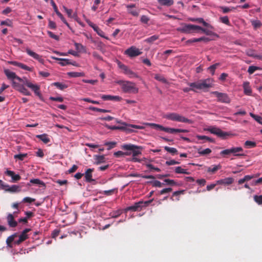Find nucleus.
Returning a JSON list of instances; mask_svg holds the SVG:
<instances>
[{"label": "nucleus", "instance_id": "f257e3e1", "mask_svg": "<svg viewBox=\"0 0 262 262\" xmlns=\"http://www.w3.org/2000/svg\"><path fill=\"white\" fill-rule=\"evenodd\" d=\"M4 73L8 79L11 80L13 81H15L14 80L16 79L18 81L23 82L26 85V86L31 89L36 95L39 97H41V95L40 93V86L38 85L32 83L26 77L21 78L18 77L14 72H12L8 69L4 70Z\"/></svg>", "mask_w": 262, "mask_h": 262}, {"label": "nucleus", "instance_id": "f03ea898", "mask_svg": "<svg viewBox=\"0 0 262 262\" xmlns=\"http://www.w3.org/2000/svg\"><path fill=\"white\" fill-rule=\"evenodd\" d=\"M178 30L185 33H196L201 30L207 35H210L213 34V32L210 30L204 29L197 25L191 24H185L182 27L179 28Z\"/></svg>", "mask_w": 262, "mask_h": 262}, {"label": "nucleus", "instance_id": "7ed1b4c3", "mask_svg": "<svg viewBox=\"0 0 262 262\" xmlns=\"http://www.w3.org/2000/svg\"><path fill=\"white\" fill-rule=\"evenodd\" d=\"M121 148L127 150H132L133 157L131 161L134 162H141V160L137 157L142 154L141 150L143 149L142 146H137L132 144H123L121 146Z\"/></svg>", "mask_w": 262, "mask_h": 262}, {"label": "nucleus", "instance_id": "20e7f679", "mask_svg": "<svg viewBox=\"0 0 262 262\" xmlns=\"http://www.w3.org/2000/svg\"><path fill=\"white\" fill-rule=\"evenodd\" d=\"M213 82L214 80L213 79L207 78L197 82L189 83L188 85L195 90V89L202 90L212 87Z\"/></svg>", "mask_w": 262, "mask_h": 262}, {"label": "nucleus", "instance_id": "39448f33", "mask_svg": "<svg viewBox=\"0 0 262 262\" xmlns=\"http://www.w3.org/2000/svg\"><path fill=\"white\" fill-rule=\"evenodd\" d=\"M164 118L172 121H177L188 124H191L192 123V121L191 120L176 113H167L164 115Z\"/></svg>", "mask_w": 262, "mask_h": 262}, {"label": "nucleus", "instance_id": "423d86ee", "mask_svg": "<svg viewBox=\"0 0 262 262\" xmlns=\"http://www.w3.org/2000/svg\"><path fill=\"white\" fill-rule=\"evenodd\" d=\"M118 83L121 85L122 89L125 93L137 94L139 92L138 88L134 82L128 81H119Z\"/></svg>", "mask_w": 262, "mask_h": 262}, {"label": "nucleus", "instance_id": "0eeeda50", "mask_svg": "<svg viewBox=\"0 0 262 262\" xmlns=\"http://www.w3.org/2000/svg\"><path fill=\"white\" fill-rule=\"evenodd\" d=\"M118 122L121 123V124H122V125L120 126H113L112 127H110V128L112 129L123 130L126 131L127 133H132L133 132V130L130 127L139 129H142L144 128V127L143 126L127 124L126 123L121 122L120 121H118Z\"/></svg>", "mask_w": 262, "mask_h": 262}, {"label": "nucleus", "instance_id": "6e6552de", "mask_svg": "<svg viewBox=\"0 0 262 262\" xmlns=\"http://www.w3.org/2000/svg\"><path fill=\"white\" fill-rule=\"evenodd\" d=\"M124 54L127 55L130 58L138 56L142 54V52L137 48L135 46H131L124 51Z\"/></svg>", "mask_w": 262, "mask_h": 262}, {"label": "nucleus", "instance_id": "1a4fd4ad", "mask_svg": "<svg viewBox=\"0 0 262 262\" xmlns=\"http://www.w3.org/2000/svg\"><path fill=\"white\" fill-rule=\"evenodd\" d=\"M21 83V84H19L15 81H12V85L16 90L24 95L26 96H30L31 95L30 92L24 86V85H26L23 82Z\"/></svg>", "mask_w": 262, "mask_h": 262}, {"label": "nucleus", "instance_id": "9d476101", "mask_svg": "<svg viewBox=\"0 0 262 262\" xmlns=\"http://www.w3.org/2000/svg\"><path fill=\"white\" fill-rule=\"evenodd\" d=\"M119 67L123 71V73L128 75L129 78H138V75L134 72L132 70L128 68L126 66L122 64L121 62H119Z\"/></svg>", "mask_w": 262, "mask_h": 262}, {"label": "nucleus", "instance_id": "9b49d317", "mask_svg": "<svg viewBox=\"0 0 262 262\" xmlns=\"http://www.w3.org/2000/svg\"><path fill=\"white\" fill-rule=\"evenodd\" d=\"M211 93L214 94L217 98L219 101L223 103L230 102V98L226 93H220L217 91H214L211 92Z\"/></svg>", "mask_w": 262, "mask_h": 262}, {"label": "nucleus", "instance_id": "f8f14e48", "mask_svg": "<svg viewBox=\"0 0 262 262\" xmlns=\"http://www.w3.org/2000/svg\"><path fill=\"white\" fill-rule=\"evenodd\" d=\"M208 130L211 134L215 135L217 137L223 139L225 138L226 136L229 135L228 133L223 132L221 129L215 127H212L210 128H208Z\"/></svg>", "mask_w": 262, "mask_h": 262}, {"label": "nucleus", "instance_id": "ddd939ff", "mask_svg": "<svg viewBox=\"0 0 262 262\" xmlns=\"http://www.w3.org/2000/svg\"><path fill=\"white\" fill-rule=\"evenodd\" d=\"M30 230L31 229L29 228L25 229L20 234L19 239L17 241L14 242L15 244L18 245L23 242L27 239L28 238L27 233L29 232Z\"/></svg>", "mask_w": 262, "mask_h": 262}, {"label": "nucleus", "instance_id": "4468645a", "mask_svg": "<svg viewBox=\"0 0 262 262\" xmlns=\"http://www.w3.org/2000/svg\"><path fill=\"white\" fill-rule=\"evenodd\" d=\"M26 52L27 53V54L28 55H29L30 56L33 57V58H34L36 60H37L38 61H39L41 63L43 62V59L41 58V57L38 54L32 51L29 48H26Z\"/></svg>", "mask_w": 262, "mask_h": 262}, {"label": "nucleus", "instance_id": "2eb2a0df", "mask_svg": "<svg viewBox=\"0 0 262 262\" xmlns=\"http://www.w3.org/2000/svg\"><path fill=\"white\" fill-rule=\"evenodd\" d=\"M5 174L11 177L12 182H16L20 180L21 179V177L19 174H16L14 171L11 170H7L5 171Z\"/></svg>", "mask_w": 262, "mask_h": 262}, {"label": "nucleus", "instance_id": "dca6fc26", "mask_svg": "<svg viewBox=\"0 0 262 262\" xmlns=\"http://www.w3.org/2000/svg\"><path fill=\"white\" fill-rule=\"evenodd\" d=\"M101 98L103 100H112L115 101H120L122 98L119 96H112L110 95H102L101 96Z\"/></svg>", "mask_w": 262, "mask_h": 262}, {"label": "nucleus", "instance_id": "f3484780", "mask_svg": "<svg viewBox=\"0 0 262 262\" xmlns=\"http://www.w3.org/2000/svg\"><path fill=\"white\" fill-rule=\"evenodd\" d=\"M94 171V168L88 169L84 173V177L86 182L91 183L94 181L92 179V172Z\"/></svg>", "mask_w": 262, "mask_h": 262}, {"label": "nucleus", "instance_id": "a211bd4d", "mask_svg": "<svg viewBox=\"0 0 262 262\" xmlns=\"http://www.w3.org/2000/svg\"><path fill=\"white\" fill-rule=\"evenodd\" d=\"M230 154H233L234 156L241 157L245 156L244 154H239L238 152L243 151V149L241 147H232L230 148Z\"/></svg>", "mask_w": 262, "mask_h": 262}, {"label": "nucleus", "instance_id": "6ab92c4d", "mask_svg": "<svg viewBox=\"0 0 262 262\" xmlns=\"http://www.w3.org/2000/svg\"><path fill=\"white\" fill-rule=\"evenodd\" d=\"M234 182L233 178L231 177L226 178L224 179H221L216 181V184L219 185H229L232 184Z\"/></svg>", "mask_w": 262, "mask_h": 262}, {"label": "nucleus", "instance_id": "aec40b11", "mask_svg": "<svg viewBox=\"0 0 262 262\" xmlns=\"http://www.w3.org/2000/svg\"><path fill=\"white\" fill-rule=\"evenodd\" d=\"M4 190L11 193L19 192L21 190V187L18 185H13L11 186H9V187L5 188Z\"/></svg>", "mask_w": 262, "mask_h": 262}, {"label": "nucleus", "instance_id": "412c9836", "mask_svg": "<svg viewBox=\"0 0 262 262\" xmlns=\"http://www.w3.org/2000/svg\"><path fill=\"white\" fill-rule=\"evenodd\" d=\"M141 203H140V202L135 203L133 205L127 207L125 208V211H140L142 209L141 207Z\"/></svg>", "mask_w": 262, "mask_h": 262}, {"label": "nucleus", "instance_id": "4be33fe9", "mask_svg": "<svg viewBox=\"0 0 262 262\" xmlns=\"http://www.w3.org/2000/svg\"><path fill=\"white\" fill-rule=\"evenodd\" d=\"M135 7L136 5L135 4L127 5L126 6L128 13L134 16H138L139 14V10L131 9L132 8H135Z\"/></svg>", "mask_w": 262, "mask_h": 262}, {"label": "nucleus", "instance_id": "5701e85b", "mask_svg": "<svg viewBox=\"0 0 262 262\" xmlns=\"http://www.w3.org/2000/svg\"><path fill=\"white\" fill-rule=\"evenodd\" d=\"M146 124L150 127L155 128L157 130H160L167 133L168 127H164L163 126L156 124L154 123H147Z\"/></svg>", "mask_w": 262, "mask_h": 262}, {"label": "nucleus", "instance_id": "b1692460", "mask_svg": "<svg viewBox=\"0 0 262 262\" xmlns=\"http://www.w3.org/2000/svg\"><path fill=\"white\" fill-rule=\"evenodd\" d=\"M54 59L56 60L60 61L59 62V64L61 66H66L68 64H72V65H75V62H72L70 61V59H64V58H53Z\"/></svg>", "mask_w": 262, "mask_h": 262}, {"label": "nucleus", "instance_id": "393cba45", "mask_svg": "<svg viewBox=\"0 0 262 262\" xmlns=\"http://www.w3.org/2000/svg\"><path fill=\"white\" fill-rule=\"evenodd\" d=\"M7 221L8 225L11 227H15L17 225V223L14 219V216L12 214H9L7 216Z\"/></svg>", "mask_w": 262, "mask_h": 262}, {"label": "nucleus", "instance_id": "a878e982", "mask_svg": "<svg viewBox=\"0 0 262 262\" xmlns=\"http://www.w3.org/2000/svg\"><path fill=\"white\" fill-rule=\"evenodd\" d=\"M189 20L193 22L198 21L199 23H202L205 27H208L210 26V25L208 23L205 21L204 19L202 18H189Z\"/></svg>", "mask_w": 262, "mask_h": 262}, {"label": "nucleus", "instance_id": "bb28decb", "mask_svg": "<svg viewBox=\"0 0 262 262\" xmlns=\"http://www.w3.org/2000/svg\"><path fill=\"white\" fill-rule=\"evenodd\" d=\"M167 133L170 134H174V133H187L188 130L186 129H179V128H173L168 127Z\"/></svg>", "mask_w": 262, "mask_h": 262}, {"label": "nucleus", "instance_id": "cd10ccee", "mask_svg": "<svg viewBox=\"0 0 262 262\" xmlns=\"http://www.w3.org/2000/svg\"><path fill=\"white\" fill-rule=\"evenodd\" d=\"M36 138L40 139L44 143H48L50 141V138L46 134L36 135Z\"/></svg>", "mask_w": 262, "mask_h": 262}, {"label": "nucleus", "instance_id": "c85d7f7f", "mask_svg": "<svg viewBox=\"0 0 262 262\" xmlns=\"http://www.w3.org/2000/svg\"><path fill=\"white\" fill-rule=\"evenodd\" d=\"M158 2L162 6L169 7L174 4L173 0H158Z\"/></svg>", "mask_w": 262, "mask_h": 262}, {"label": "nucleus", "instance_id": "c756f323", "mask_svg": "<svg viewBox=\"0 0 262 262\" xmlns=\"http://www.w3.org/2000/svg\"><path fill=\"white\" fill-rule=\"evenodd\" d=\"M95 164L98 165L105 162V157L104 155H95L94 156Z\"/></svg>", "mask_w": 262, "mask_h": 262}, {"label": "nucleus", "instance_id": "7c9ffc66", "mask_svg": "<svg viewBox=\"0 0 262 262\" xmlns=\"http://www.w3.org/2000/svg\"><path fill=\"white\" fill-rule=\"evenodd\" d=\"M51 4L53 7L54 10L57 16L61 19H63V16L62 14L58 11L57 6L53 1H51Z\"/></svg>", "mask_w": 262, "mask_h": 262}, {"label": "nucleus", "instance_id": "2f4dec72", "mask_svg": "<svg viewBox=\"0 0 262 262\" xmlns=\"http://www.w3.org/2000/svg\"><path fill=\"white\" fill-rule=\"evenodd\" d=\"M221 168V166L220 164L218 165H212V166L208 167L207 171L208 172L214 173Z\"/></svg>", "mask_w": 262, "mask_h": 262}, {"label": "nucleus", "instance_id": "473e14b6", "mask_svg": "<svg viewBox=\"0 0 262 262\" xmlns=\"http://www.w3.org/2000/svg\"><path fill=\"white\" fill-rule=\"evenodd\" d=\"M17 236V233H14L12 235L9 236L6 239V243L8 246L12 248V245H11V243L14 241L15 237Z\"/></svg>", "mask_w": 262, "mask_h": 262}, {"label": "nucleus", "instance_id": "72a5a7b5", "mask_svg": "<svg viewBox=\"0 0 262 262\" xmlns=\"http://www.w3.org/2000/svg\"><path fill=\"white\" fill-rule=\"evenodd\" d=\"M244 89L245 94L247 95H250L251 94L252 91L248 82H245L244 83Z\"/></svg>", "mask_w": 262, "mask_h": 262}, {"label": "nucleus", "instance_id": "f704fd0d", "mask_svg": "<svg viewBox=\"0 0 262 262\" xmlns=\"http://www.w3.org/2000/svg\"><path fill=\"white\" fill-rule=\"evenodd\" d=\"M74 45L76 50L78 52H85V48L82 44L75 42Z\"/></svg>", "mask_w": 262, "mask_h": 262}, {"label": "nucleus", "instance_id": "c9c22d12", "mask_svg": "<svg viewBox=\"0 0 262 262\" xmlns=\"http://www.w3.org/2000/svg\"><path fill=\"white\" fill-rule=\"evenodd\" d=\"M52 85L55 86L57 89L60 90H63L68 87V85L58 82H54Z\"/></svg>", "mask_w": 262, "mask_h": 262}, {"label": "nucleus", "instance_id": "e433bc0d", "mask_svg": "<svg viewBox=\"0 0 262 262\" xmlns=\"http://www.w3.org/2000/svg\"><path fill=\"white\" fill-rule=\"evenodd\" d=\"M164 149L167 152L170 153L172 155L178 154V150L174 147H170L166 146L164 147Z\"/></svg>", "mask_w": 262, "mask_h": 262}, {"label": "nucleus", "instance_id": "4c0bfd02", "mask_svg": "<svg viewBox=\"0 0 262 262\" xmlns=\"http://www.w3.org/2000/svg\"><path fill=\"white\" fill-rule=\"evenodd\" d=\"M30 182L34 184L39 185L40 186L45 187L46 186L45 183L38 179H31Z\"/></svg>", "mask_w": 262, "mask_h": 262}, {"label": "nucleus", "instance_id": "58836bf2", "mask_svg": "<svg viewBox=\"0 0 262 262\" xmlns=\"http://www.w3.org/2000/svg\"><path fill=\"white\" fill-rule=\"evenodd\" d=\"M244 146L245 147L248 148H253L256 146V144L253 141H246L244 143Z\"/></svg>", "mask_w": 262, "mask_h": 262}, {"label": "nucleus", "instance_id": "ea45409f", "mask_svg": "<svg viewBox=\"0 0 262 262\" xmlns=\"http://www.w3.org/2000/svg\"><path fill=\"white\" fill-rule=\"evenodd\" d=\"M174 171L177 173H183L186 174H188L189 173L186 169L182 168L181 166L176 167Z\"/></svg>", "mask_w": 262, "mask_h": 262}, {"label": "nucleus", "instance_id": "a19ab883", "mask_svg": "<svg viewBox=\"0 0 262 262\" xmlns=\"http://www.w3.org/2000/svg\"><path fill=\"white\" fill-rule=\"evenodd\" d=\"M220 66L219 63H215L213 65L210 66L208 68V70L210 71L211 74L213 75L214 74L215 69Z\"/></svg>", "mask_w": 262, "mask_h": 262}, {"label": "nucleus", "instance_id": "79ce46f5", "mask_svg": "<svg viewBox=\"0 0 262 262\" xmlns=\"http://www.w3.org/2000/svg\"><path fill=\"white\" fill-rule=\"evenodd\" d=\"M254 201L259 205H262V195H255L253 196Z\"/></svg>", "mask_w": 262, "mask_h": 262}, {"label": "nucleus", "instance_id": "37998d69", "mask_svg": "<svg viewBox=\"0 0 262 262\" xmlns=\"http://www.w3.org/2000/svg\"><path fill=\"white\" fill-rule=\"evenodd\" d=\"M90 110L93 111H97V112H101V113H107V112H111L110 110L99 108L94 107V106L90 107Z\"/></svg>", "mask_w": 262, "mask_h": 262}, {"label": "nucleus", "instance_id": "c03bdc74", "mask_svg": "<svg viewBox=\"0 0 262 262\" xmlns=\"http://www.w3.org/2000/svg\"><path fill=\"white\" fill-rule=\"evenodd\" d=\"M164 182L166 183L167 185L170 186H178L179 184L173 180L170 179H165Z\"/></svg>", "mask_w": 262, "mask_h": 262}, {"label": "nucleus", "instance_id": "a18cd8bd", "mask_svg": "<svg viewBox=\"0 0 262 262\" xmlns=\"http://www.w3.org/2000/svg\"><path fill=\"white\" fill-rule=\"evenodd\" d=\"M117 143L116 142H107L104 143V145L107 146V150H110L116 146Z\"/></svg>", "mask_w": 262, "mask_h": 262}, {"label": "nucleus", "instance_id": "49530a36", "mask_svg": "<svg viewBox=\"0 0 262 262\" xmlns=\"http://www.w3.org/2000/svg\"><path fill=\"white\" fill-rule=\"evenodd\" d=\"M220 19L222 23L225 24L228 26H230V21L227 16L221 17Z\"/></svg>", "mask_w": 262, "mask_h": 262}, {"label": "nucleus", "instance_id": "de8ad7c7", "mask_svg": "<svg viewBox=\"0 0 262 262\" xmlns=\"http://www.w3.org/2000/svg\"><path fill=\"white\" fill-rule=\"evenodd\" d=\"M211 152V150L210 148H206L204 150H201L200 149L198 150V153L200 155H206L210 154Z\"/></svg>", "mask_w": 262, "mask_h": 262}, {"label": "nucleus", "instance_id": "09e8293b", "mask_svg": "<svg viewBox=\"0 0 262 262\" xmlns=\"http://www.w3.org/2000/svg\"><path fill=\"white\" fill-rule=\"evenodd\" d=\"M27 157V154H20L15 155L14 156V159H18L20 161H23L25 158Z\"/></svg>", "mask_w": 262, "mask_h": 262}, {"label": "nucleus", "instance_id": "8fccbe9b", "mask_svg": "<svg viewBox=\"0 0 262 262\" xmlns=\"http://www.w3.org/2000/svg\"><path fill=\"white\" fill-rule=\"evenodd\" d=\"M159 38V36L158 35H153L148 37L145 39V41L146 42L151 43L157 40Z\"/></svg>", "mask_w": 262, "mask_h": 262}, {"label": "nucleus", "instance_id": "3c124183", "mask_svg": "<svg viewBox=\"0 0 262 262\" xmlns=\"http://www.w3.org/2000/svg\"><path fill=\"white\" fill-rule=\"evenodd\" d=\"M152 201H153V199L150 200L148 201H139L140 203H141L140 205H141V208L142 209V208H143V207H146L148 206L152 202Z\"/></svg>", "mask_w": 262, "mask_h": 262}, {"label": "nucleus", "instance_id": "603ef678", "mask_svg": "<svg viewBox=\"0 0 262 262\" xmlns=\"http://www.w3.org/2000/svg\"><path fill=\"white\" fill-rule=\"evenodd\" d=\"M250 116L254 118L259 124H262V117L259 116L254 115L252 113L250 114Z\"/></svg>", "mask_w": 262, "mask_h": 262}, {"label": "nucleus", "instance_id": "864d4df0", "mask_svg": "<svg viewBox=\"0 0 262 262\" xmlns=\"http://www.w3.org/2000/svg\"><path fill=\"white\" fill-rule=\"evenodd\" d=\"M94 30L96 31L98 35L100 36L105 37L104 35V32L102 30H101L98 26H96V27L94 28Z\"/></svg>", "mask_w": 262, "mask_h": 262}, {"label": "nucleus", "instance_id": "5fc2aeb1", "mask_svg": "<svg viewBox=\"0 0 262 262\" xmlns=\"http://www.w3.org/2000/svg\"><path fill=\"white\" fill-rule=\"evenodd\" d=\"M1 26L5 25L7 26L11 27V26H12V21L9 19H7L5 20L2 21L1 22Z\"/></svg>", "mask_w": 262, "mask_h": 262}, {"label": "nucleus", "instance_id": "6e6d98bb", "mask_svg": "<svg viewBox=\"0 0 262 262\" xmlns=\"http://www.w3.org/2000/svg\"><path fill=\"white\" fill-rule=\"evenodd\" d=\"M68 75L72 77H78L83 76V73L79 72H70Z\"/></svg>", "mask_w": 262, "mask_h": 262}, {"label": "nucleus", "instance_id": "4d7b16f0", "mask_svg": "<svg viewBox=\"0 0 262 262\" xmlns=\"http://www.w3.org/2000/svg\"><path fill=\"white\" fill-rule=\"evenodd\" d=\"M172 189L171 188H164L162 190H161L160 191H159V194L162 195L165 193H168L172 191Z\"/></svg>", "mask_w": 262, "mask_h": 262}, {"label": "nucleus", "instance_id": "13d9d810", "mask_svg": "<svg viewBox=\"0 0 262 262\" xmlns=\"http://www.w3.org/2000/svg\"><path fill=\"white\" fill-rule=\"evenodd\" d=\"M221 9L222 10L223 12L224 13H228L229 12L232 11V10H234L235 8L231 7L230 8L222 6V7H221Z\"/></svg>", "mask_w": 262, "mask_h": 262}, {"label": "nucleus", "instance_id": "bf43d9fd", "mask_svg": "<svg viewBox=\"0 0 262 262\" xmlns=\"http://www.w3.org/2000/svg\"><path fill=\"white\" fill-rule=\"evenodd\" d=\"M258 68L257 67H255V66H250L248 68V72L250 74H253L256 70H258Z\"/></svg>", "mask_w": 262, "mask_h": 262}, {"label": "nucleus", "instance_id": "052dcab7", "mask_svg": "<svg viewBox=\"0 0 262 262\" xmlns=\"http://www.w3.org/2000/svg\"><path fill=\"white\" fill-rule=\"evenodd\" d=\"M149 20V18L146 15H142L140 18V21L144 24H147Z\"/></svg>", "mask_w": 262, "mask_h": 262}, {"label": "nucleus", "instance_id": "680f3d73", "mask_svg": "<svg viewBox=\"0 0 262 262\" xmlns=\"http://www.w3.org/2000/svg\"><path fill=\"white\" fill-rule=\"evenodd\" d=\"M35 201V199H33L30 197H25L24 198L23 202L24 203H31Z\"/></svg>", "mask_w": 262, "mask_h": 262}, {"label": "nucleus", "instance_id": "e2e57ef3", "mask_svg": "<svg viewBox=\"0 0 262 262\" xmlns=\"http://www.w3.org/2000/svg\"><path fill=\"white\" fill-rule=\"evenodd\" d=\"M47 33H48V34L49 35V36L51 38H53V39H55V40H59V37H58L57 35H56L54 34L53 32H52L51 31H48L47 32Z\"/></svg>", "mask_w": 262, "mask_h": 262}, {"label": "nucleus", "instance_id": "0e129e2a", "mask_svg": "<svg viewBox=\"0 0 262 262\" xmlns=\"http://www.w3.org/2000/svg\"><path fill=\"white\" fill-rule=\"evenodd\" d=\"M155 78L156 80L160 81H162L163 82H166V79L163 76H162L161 75H160L159 74H156L155 76Z\"/></svg>", "mask_w": 262, "mask_h": 262}, {"label": "nucleus", "instance_id": "69168bd1", "mask_svg": "<svg viewBox=\"0 0 262 262\" xmlns=\"http://www.w3.org/2000/svg\"><path fill=\"white\" fill-rule=\"evenodd\" d=\"M151 183H152V186L154 187H161L162 185H164V184L157 180L152 182Z\"/></svg>", "mask_w": 262, "mask_h": 262}, {"label": "nucleus", "instance_id": "338daca9", "mask_svg": "<svg viewBox=\"0 0 262 262\" xmlns=\"http://www.w3.org/2000/svg\"><path fill=\"white\" fill-rule=\"evenodd\" d=\"M114 191L115 189H113L108 190H104L102 193L106 195H111L114 193Z\"/></svg>", "mask_w": 262, "mask_h": 262}, {"label": "nucleus", "instance_id": "774afa93", "mask_svg": "<svg viewBox=\"0 0 262 262\" xmlns=\"http://www.w3.org/2000/svg\"><path fill=\"white\" fill-rule=\"evenodd\" d=\"M220 154H221V155L223 156H227V155H230L231 154H230V148L229 149H226L222 150L220 152Z\"/></svg>", "mask_w": 262, "mask_h": 262}]
</instances>
